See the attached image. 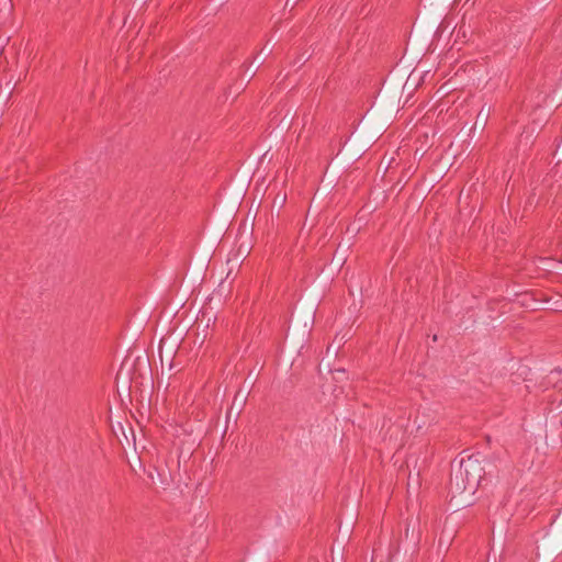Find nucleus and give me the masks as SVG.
Wrapping results in <instances>:
<instances>
[{
	"label": "nucleus",
	"instance_id": "obj_10",
	"mask_svg": "<svg viewBox=\"0 0 562 562\" xmlns=\"http://www.w3.org/2000/svg\"><path fill=\"white\" fill-rule=\"evenodd\" d=\"M299 1L300 0H286L285 8L290 5L291 9H293L297 4Z\"/></svg>",
	"mask_w": 562,
	"mask_h": 562
},
{
	"label": "nucleus",
	"instance_id": "obj_2",
	"mask_svg": "<svg viewBox=\"0 0 562 562\" xmlns=\"http://www.w3.org/2000/svg\"><path fill=\"white\" fill-rule=\"evenodd\" d=\"M273 47L269 46L268 43L261 48V50L254 57L248 66L243 64L241 67H245L244 75L245 79H243L241 86L243 89L247 87L250 80L255 77L257 70L263 65L267 57L272 53Z\"/></svg>",
	"mask_w": 562,
	"mask_h": 562
},
{
	"label": "nucleus",
	"instance_id": "obj_12",
	"mask_svg": "<svg viewBox=\"0 0 562 562\" xmlns=\"http://www.w3.org/2000/svg\"><path fill=\"white\" fill-rule=\"evenodd\" d=\"M526 138L527 140L531 138V134L530 135H525V133H522L520 135V143L522 142V139Z\"/></svg>",
	"mask_w": 562,
	"mask_h": 562
},
{
	"label": "nucleus",
	"instance_id": "obj_5",
	"mask_svg": "<svg viewBox=\"0 0 562 562\" xmlns=\"http://www.w3.org/2000/svg\"><path fill=\"white\" fill-rule=\"evenodd\" d=\"M345 262H346V257L344 255V251L340 250L339 248H337L336 251L334 252V256L331 259L333 266L341 268Z\"/></svg>",
	"mask_w": 562,
	"mask_h": 562
},
{
	"label": "nucleus",
	"instance_id": "obj_9",
	"mask_svg": "<svg viewBox=\"0 0 562 562\" xmlns=\"http://www.w3.org/2000/svg\"><path fill=\"white\" fill-rule=\"evenodd\" d=\"M407 85H409V89L413 87V85H414L413 74H411V75L407 77L406 83L404 85V87H403V88H405Z\"/></svg>",
	"mask_w": 562,
	"mask_h": 562
},
{
	"label": "nucleus",
	"instance_id": "obj_15",
	"mask_svg": "<svg viewBox=\"0 0 562 562\" xmlns=\"http://www.w3.org/2000/svg\"><path fill=\"white\" fill-rule=\"evenodd\" d=\"M172 355V349H170L167 353V356H171Z\"/></svg>",
	"mask_w": 562,
	"mask_h": 562
},
{
	"label": "nucleus",
	"instance_id": "obj_8",
	"mask_svg": "<svg viewBox=\"0 0 562 562\" xmlns=\"http://www.w3.org/2000/svg\"><path fill=\"white\" fill-rule=\"evenodd\" d=\"M331 561L333 562H344L342 557L339 554V549H337V555L334 557V548H331Z\"/></svg>",
	"mask_w": 562,
	"mask_h": 562
},
{
	"label": "nucleus",
	"instance_id": "obj_1",
	"mask_svg": "<svg viewBox=\"0 0 562 562\" xmlns=\"http://www.w3.org/2000/svg\"><path fill=\"white\" fill-rule=\"evenodd\" d=\"M482 461L480 453L472 454L467 459H462L458 468L452 470L449 490L453 497L457 495L469 496L475 493L485 475Z\"/></svg>",
	"mask_w": 562,
	"mask_h": 562
},
{
	"label": "nucleus",
	"instance_id": "obj_4",
	"mask_svg": "<svg viewBox=\"0 0 562 562\" xmlns=\"http://www.w3.org/2000/svg\"><path fill=\"white\" fill-rule=\"evenodd\" d=\"M491 113L492 105L488 103H484L476 114L475 122L470 131V136H475L476 134L483 133L491 116Z\"/></svg>",
	"mask_w": 562,
	"mask_h": 562
},
{
	"label": "nucleus",
	"instance_id": "obj_7",
	"mask_svg": "<svg viewBox=\"0 0 562 562\" xmlns=\"http://www.w3.org/2000/svg\"><path fill=\"white\" fill-rule=\"evenodd\" d=\"M308 58H310V56H305V54H303L301 57H299V58L294 61V64H297V65H299V67H301L302 65H304V64L307 61V59H308Z\"/></svg>",
	"mask_w": 562,
	"mask_h": 562
},
{
	"label": "nucleus",
	"instance_id": "obj_14",
	"mask_svg": "<svg viewBox=\"0 0 562 562\" xmlns=\"http://www.w3.org/2000/svg\"><path fill=\"white\" fill-rule=\"evenodd\" d=\"M166 338L161 339V344H160V353L162 352V347L164 345L166 344Z\"/></svg>",
	"mask_w": 562,
	"mask_h": 562
},
{
	"label": "nucleus",
	"instance_id": "obj_3",
	"mask_svg": "<svg viewBox=\"0 0 562 562\" xmlns=\"http://www.w3.org/2000/svg\"><path fill=\"white\" fill-rule=\"evenodd\" d=\"M248 395H249L248 391L238 390L236 392V394L233 398L232 405L226 413V427L224 430V436L226 435V432L228 430V424L232 419L235 425L237 424L238 417L247 403Z\"/></svg>",
	"mask_w": 562,
	"mask_h": 562
},
{
	"label": "nucleus",
	"instance_id": "obj_6",
	"mask_svg": "<svg viewBox=\"0 0 562 562\" xmlns=\"http://www.w3.org/2000/svg\"><path fill=\"white\" fill-rule=\"evenodd\" d=\"M286 202V194L285 193H277V195L273 199L272 207H276L277 210H280L283 207V205Z\"/></svg>",
	"mask_w": 562,
	"mask_h": 562
},
{
	"label": "nucleus",
	"instance_id": "obj_11",
	"mask_svg": "<svg viewBox=\"0 0 562 562\" xmlns=\"http://www.w3.org/2000/svg\"><path fill=\"white\" fill-rule=\"evenodd\" d=\"M333 373H341V374H346V370L345 369H335V370H331Z\"/></svg>",
	"mask_w": 562,
	"mask_h": 562
},
{
	"label": "nucleus",
	"instance_id": "obj_13",
	"mask_svg": "<svg viewBox=\"0 0 562 562\" xmlns=\"http://www.w3.org/2000/svg\"><path fill=\"white\" fill-rule=\"evenodd\" d=\"M243 79H245V75H243L240 82H243ZM238 89L244 90L241 83L238 85L237 89H234V92H237Z\"/></svg>",
	"mask_w": 562,
	"mask_h": 562
}]
</instances>
